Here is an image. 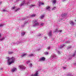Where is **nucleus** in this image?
I'll return each instance as SVG.
<instances>
[{
  "instance_id": "f257e3e1",
  "label": "nucleus",
  "mask_w": 76,
  "mask_h": 76,
  "mask_svg": "<svg viewBox=\"0 0 76 76\" xmlns=\"http://www.w3.org/2000/svg\"><path fill=\"white\" fill-rule=\"evenodd\" d=\"M7 64L9 65H10L12 63H14L15 61V58L14 57H12L11 58H10L9 57L7 58Z\"/></svg>"
},
{
  "instance_id": "f03ea898",
  "label": "nucleus",
  "mask_w": 76,
  "mask_h": 76,
  "mask_svg": "<svg viewBox=\"0 0 76 76\" xmlns=\"http://www.w3.org/2000/svg\"><path fill=\"white\" fill-rule=\"evenodd\" d=\"M38 20L37 19H34L33 21V27H35L37 26H39V23L38 22H37Z\"/></svg>"
},
{
  "instance_id": "7ed1b4c3",
  "label": "nucleus",
  "mask_w": 76,
  "mask_h": 76,
  "mask_svg": "<svg viewBox=\"0 0 76 76\" xmlns=\"http://www.w3.org/2000/svg\"><path fill=\"white\" fill-rule=\"evenodd\" d=\"M26 1H25L24 0L21 3V4H20V6H23L24 4H27V5H28V4L29 3V2H27V3H25Z\"/></svg>"
},
{
  "instance_id": "20e7f679",
  "label": "nucleus",
  "mask_w": 76,
  "mask_h": 76,
  "mask_svg": "<svg viewBox=\"0 0 76 76\" xmlns=\"http://www.w3.org/2000/svg\"><path fill=\"white\" fill-rule=\"evenodd\" d=\"M19 68H20V69L21 70H24L25 69V66L23 65H20L19 66Z\"/></svg>"
},
{
  "instance_id": "39448f33",
  "label": "nucleus",
  "mask_w": 76,
  "mask_h": 76,
  "mask_svg": "<svg viewBox=\"0 0 76 76\" xmlns=\"http://www.w3.org/2000/svg\"><path fill=\"white\" fill-rule=\"evenodd\" d=\"M48 35L50 37H51L52 36V31L50 30L49 32L48 33Z\"/></svg>"
},
{
  "instance_id": "423d86ee",
  "label": "nucleus",
  "mask_w": 76,
  "mask_h": 76,
  "mask_svg": "<svg viewBox=\"0 0 76 76\" xmlns=\"http://www.w3.org/2000/svg\"><path fill=\"white\" fill-rule=\"evenodd\" d=\"M45 58L44 57H42L39 59L40 61H45Z\"/></svg>"
},
{
  "instance_id": "0eeeda50",
  "label": "nucleus",
  "mask_w": 76,
  "mask_h": 76,
  "mask_svg": "<svg viewBox=\"0 0 76 76\" xmlns=\"http://www.w3.org/2000/svg\"><path fill=\"white\" fill-rule=\"evenodd\" d=\"M51 57L52 58H54L55 59L56 58H57V57L56 56V55L55 54H54L53 55L51 56Z\"/></svg>"
},
{
  "instance_id": "6e6552de",
  "label": "nucleus",
  "mask_w": 76,
  "mask_h": 76,
  "mask_svg": "<svg viewBox=\"0 0 76 76\" xmlns=\"http://www.w3.org/2000/svg\"><path fill=\"white\" fill-rule=\"evenodd\" d=\"M46 10L48 11H50V7L48 6H47L46 7Z\"/></svg>"
},
{
  "instance_id": "1a4fd4ad",
  "label": "nucleus",
  "mask_w": 76,
  "mask_h": 76,
  "mask_svg": "<svg viewBox=\"0 0 76 76\" xmlns=\"http://www.w3.org/2000/svg\"><path fill=\"white\" fill-rule=\"evenodd\" d=\"M36 16V14H34L31 15H30L29 18H34V17H35Z\"/></svg>"
},
{
  "instance_id": "9d476101",
  "label": "nucleus",
  "mask_w": 76,
  "mask_h": 76,
  "mask_svg": "<svg viewBox=\"0 0 76 76\" xmlns=\"http://www.w3.org/2000/svg\"><path fill=\"white\" fill-rule=\"evenodd\" d=\"M16 70H17V69L16 68H14L12 69L11 71L12 72H14L16 71Z\"/></svg>"
},
{
  "instance_id": "9b49d317",
  "label": "nucleus",
  "mask_w": 76,
  "mask_h": 76,
  "mask_svg": "<svg viewBox=\"0 0 76 76\" xmlns=\"http://www.w3.org/2000/svg\"><path fill=\"white\" fill-rule=\"evenodd\" d=\"M44 16H45V15H42L40 16L39 18L41 19H44Z\"/></svg>"
},
{
  "instance_id": "f8f14e48",
  "label": "nucleus",
  "mask_w": 76,
  "mask_h": 76,
  "mask_svg": "<svg viewBox=\"0 0 76 76\" xmlns=\"http://www.w3.org/2000/svg\"><path fill=\"white\" fill-rule=\"evenodd\" d=\"M67 15V14H62L61 15V17L62 18H64Z\"/></svg>"
},
{
  "instance_id": "ddd939ff",
  "label": "nucleus",
  "mask_w": 76,
  "mask_h": 76,
  "mask_svg": "<svg viewBox=\"0 0 76 76\" xmlns=\"http://www.w3.org/2000/svg\"><path fill=\"white\" fill-rule=\"evenodd\" d=\"M34 56V55L32 53H31L30 54H29L28 55V56L30 57H33Z\"/></svg>"
},
{
  "instance_id": "4468645a",
  "label": "nucleus",
  "mask_w": 76,
  "mask_h": 76,
  "mask_svg": "<svg viewBox=\"0 0 76 76\" xmlns=\"http://www.w3.org/2000/svg\"><path fill=\"white\" fill-rule=\"evenodd\" d=\"M39 6H41V5H43L44 4V3H42L41 2H39Z\"/></svg>"
},
{
  "instance_id": "2eb2a0df",
  "label": "nucleus",
  "mask_w": 76,
  "mask_h": 76,
  "mask_svg": "<svg viewBox=\"0 0 76 76\" xmlns=\"http://www.w3.org/2000/svg\"><path fill=\"white\" fill-rule=\"evenodd\" d=\"M70 24L72 25H74V23L72 21H71L70 22Z\"/></svg>"
},
{
  "instance_id": "dca6fc26",
  "label": "nucleus",
  "mask_w": 76,
  "mask_h": 76,
  "mask_svg": "<svg viewBox=\"0 0 76 76\" xmlns=\"http://www.w3.org/2000/svg\"><path fill=\"white\" fill-rule=\"evenodd\" d=\"M5 39V37H2L1 39H0V41H4V40Z\"/></svg>"
},
{
  "instance_id": "f3484780",
  "label": "nucleus",
  "mask_w": 76,
  "mask_h": 76,
  "mask_svg": "<svg viewBox=\"0 0 76 76\" xmlns=\"http://www.w3.org/2000/svg\"><path fill=\"white\" fill-rule=\"evenodd\" d=\"M56 0H54L53 1L52 3H53V4H55L56 3Z\"/></svg>"
},
{
  "instance_id": "a211bd4d",
  "label": "nucleus",
  "mask_w": 76,
  "mask_h": 76,
  "mask_svg": "<svg viewBox=\"0 0 76 76\" xmlns=\"http://www.w3.org/2000/svg\"><path fill=\"white\" fill-rule=\"evenodd\" d=\"M8 53L9 54H12L13 53V52L9 51L8 52Z\"/></svg>"
},
{
  "instance_id": "6ab92c4d",
  "label": "nucleus",
  "mask_w": 76,
  "mask_h": 76,
  "mask_svg": "<svg viewBox=\"0 0 76 76\" xmlns=\"http://www.w3.org/2000/svg\"><path fill=\"white\" fill-rule=\"evenodd\" d=\"M26 54H23L22 55H21V57H24V56H26Z\"/></svg>"
},
{
  "instance_id": "aec40b11",
  "label": "nucleus",
  "mask_w": 76,
  "mask_h": 76,
  "mask_svg": "<svg viewBox=\"0 0 76 76\" xmlns=\"http://www.w3.org/2000/svg\"><path fill=\"white\" fill-rule=\"evenodd\" d=\"M25 33L24 32H23L21 33V36H23V35H25Z\"/></svg>"
},
{
  "instance_id": "412c9836",
  "label": "nucleus",
  "mask_w": 76,
  "mask_h": 76,
  "mask_svg": "<svg viewBox=\"0 0 76 76\" xmlns=\"http://www.w3.org/2000/svg\"><path fill=\"white\" fill-rule=\"evenodd\" d=\"M58 32V29H56L55 30V31L54 32Z\"/></svg>"
},
{
  "instance_id": "4be33fe9",
  "label": "nucleus",
  "mask_w": 76,
  "mask_h": 76,
  "mask_svg": "<svg viewBox=\"0 0 76 76\" xmlns=\"http://www.w3.org/2000/svg\"><path fill=\"white\" fill-rule=\"evenodd\" d=\"M30 7H33L34 6H35V5H30Z\"/></svg>"
},
{
  "instance_id": "5701e85b",
  "label": "nucleus",
  "mask_w": 76,
  "mask_h": 76,
  "mask_svg": "<svg viewBox=\"0 0 76 76\" xmlns=\"http://www.w3.org/2000/svg\"><path fill=\"white\" fill-rule=\"evenodd\" d=\"M45 55H48V52H46L44 53Z\"/></svg>"
},
{
  "instance_id": "b1692460",
  "label": "nucleus",
  "mask_w": 76,
  "mask_h": 76,
  "mask_svg": "<svg viewBox=\"0 0 76 76\" xmlns=\"http://www.w3.org/2000/svg\"><path fill=\"white\" fill-rule=\"evenodd\" d=\"M40 25L41 26H43L44 25V23H40Z\"/></svg>"
},
{
  "instance_id": "393cba45",
  "label": "nucleus",
  "mask_w": 76,
  "mask_h": 76,
  "mask_svg": "<svg viewBox=\"0 0 76 76\" xmlns=\"http://www.w3.org/2000/svg\"><path fill=\"white\" fill-rule=\"evenodd\" d=\"M65 45H63V46H60V48H63V46H64Z\"/></svg>"
},
{
  "instance_id": "a878e982",
  "label": "nucleus",
  "mask_w": 76,
  "mask_h": 76,
  "mask_svg": "<svg viewBox=\"0 0 76 76\" xmlns=\"http://www.w3.org/2000/svg\"><path fill=\"white\" fill-rule=\"evenodd\" d=\"M28 23V21H26L24 22V25H25L26 24V23Z\"/></svg>"
},
{
  "instance_id": "bb28decb",
  "label": "nucleus",
  "mask_w": 76,
  "mask_h": 76,
  "mask_svg": "<svg viewBox=\"0 0 76 76\" xmlns=\"http://www.w3.org/2000/svg\"><path fill=\"white\" fill-rule=\"evenodd\" d=\"M70 41H67L66 42V44H69V43H70Z\"/></svg>"
},
{
  "instance_id": "cd10ccee",
  "label": "nucleus",
  "mask_w": 76,
  "mask_h": 76,
  "mask_svg": "<svg viewBox=\"0 0 76 76\" xmlns=\"http://www.w3.org/2000/svg\"><path fill=\"white\" fill-rule=\"evenodd\" d=\"M57 53L58 54H61L60 52H59V51H58L57 52Z\"/></svg>"
},
{
  "instance_id": "c85d7f7f",
  "label": "nucleus",
  "mask_w": 76,
  "mask_h": 76,
  "mask_svg": "<svg viewBox=\"0 0 76 76\" xmlns=\"http://www.w3.org/2000/svg\"><path fill=\"white\" fill-rule=\"evenodd\" d=\"M56 9V7H54L53 8H52L53 10H54Z\"/></svg>"
},
{
  "instance_id": "c756f323",
  "label": "nucleus",
  "mask_w": 76,
  "mask_h": 76,
  "mask_svg": "<svg viewBox=\"0 0 76 76\" xmlns=\"http://www.w3.org/2000/svg\"><path fill=\"white\" fill-rule=\"evenodd\" d=\"M22 42V41L18 42L17 43H18V44H20V43H21V42Z\"/></svg>"
},
{
  "instance_id": "7c9ffc66",
  "label": "nucleus",
  "mask_w": 76,
  "mask_h": 76,
  "mask_svg": "<svg viewBox=\"0 0 76 76\" xmlns=\"http://www.w3.org/2000/svg\"><path fill=\"white\" fill-rule=\"evenodd\" d=\"M20 9V8H18L15 11V12H17V11H18V10H19Z\"/></svg>"
},
{
  "instance_id": "2f4dec72",
  "label": "nucleus",
  "mask_w": 76,
  "mask_h": 76,
  "mask_svg": "<svg viewBox=\"0 0 76 76\" xmlns=\"http://www.w3.org/2000/svg\"><path fill=\"white\" fill-rule=\"evenodd\" d=\"M3 11L4 12H7V10H3Z\"/></svg>"
},
{
  "instance_id": "473e14b6",
  "label": "nucleus",
  "mask_w": 76,
  "mask_h": 76,
  "mask_svg": "<svg viewBox=\"0 0 76 76\" xmlns=\"http://www.w3.org/2000/svg\"><path fill=\"white\" fill-rule=\"evenodd\" d=\"M29 63H30V61H27L26 62L27 64H28Z\"/></svg>"
},
{
  "instance_id": "72a5a7b5",
  "label": "nucleus",
  "mask_w": 76,
  "mask_h": 76,
  "mask_svg": "<svg viewBox=\"0 0 76 76\" xmlns=\"http://www.w3.org/2000/svg\"><path fill=\"white\" fill-rule=\"evenodd\" d=\"M3 26V25L2 24H0V27H2V26Z\"/></svg>"
},
{
  "instance_id": "f704fd0d",
  "label": "nucleus",
  "mask_w": 76,
  "mask_h": 76,
  "mask_svg": "<svg viewBox=\"0 0 76 76\" xmlns=\"http://www.w3.org/2000/svg\"><path fill=\"white\" fill-rule=\"evenodd\" d=\"M29 66H30V67H32V64H29Z\"/></svg>"
},
{
  "instance_id": "c9c22d12",
  "label": "nucleus",
  "mask_w": 76,
  "mask_h": 76,
  "mask_svg": "<svg viewBox=\"0 0 76 76\" xmlns=\"http://www.w3.org/2000/svg\"><path fill=\"white\" fill-rule=\"evenodd\" d=\"M63 69H66V67H63Z\"/></svg>"
},
{
  "instance_id": "e433bc0d",
  "label": "nucleus",
  "mask_w": 76,
  "mask_h": 76,
  "mask_svg": "<svg viewBox=\"0 0 76 76\" xmlns=\"http://www.w3.org/2000/svg\"><path fill=\"white\" fill-rule=\"evenodd\" d=\"M15 9V7H12V9H13V10Z\"/></svg>"
},
{
  "instance_id": "4c0bfd02",
  "label": "nucleus",
  "mask_w": 76,
  "mask_h": 76,
  "mask_svg": "<svg viewBox=\"0 0 76 76\" xmlns=\"http://www.w3.org/2000/svg\"><path fill=\"white\" fill-rule=\"evenodd\" d=\"M47 49H48V50H50V47L47 48Z\"/></svg>"
},
{
  "instance_id": "58836bf2",
  "label": "nucleus",
  "mask_w": 76,
  "mask_h": 76,
  "mask_svg": "<svg viewBox=\"0 0 76 76\" xmlns=\"http://www.w3.org/2000/svg\"><path fill=\"white\" fill-rule=\"evenodd\" d=\"M62 31V30H61L58 31V32H61Z\"/></svg>"
},
{
  "instance_id": "ea45409f",
  "label": "nucleus",
  "mask_w": 76,
  "mask_h": 76,
  "mask_svg": "<svg viewBox=\"0 0 76 76\" xmlns=\"http://www.w3.org/2000/svg\"><path fill=\"white\" fill-rule=\"evenodd\" d=\"M44 38L45 39H47V37H45Z\"/></svg>"
},
{
  "instance_id": "a19ab883",
  "label": "nucleus",
  "mask_w": 76,
  "mask_h": 76,
  "mask_svg": "<svg viewBox=\"0 0 76 76\" xmlns=\"http://www.w3.org/2000/svg\"><path fill=\"white\" fill-rule=\"evenodd\" d=\"M25 18H23L22 19V20H25Z\"/></svg>"
},
{
  "instance_id": "79ce46f5",
  "label": "nucleus",
  "mask_w": 76,
  "mask_h": 76,
  "mask_svg": "<svg viewBox=\"0 0 76 76\" xmlns=\"http://www.w3.org/2000/svg\"><path fill=\"white\" fill-rule=\"evenodd\" d=\"M41 34H39V35H38V36H41Z\"/></svg>"
},
{
  "instance_id": "37998d69",
  "label": "nucleus",
  "mask_w": 76,
  "mask_h": 76,
  "mask_svg": "<svg viewBox=\"0 0 76 76\" xmlns=\"http://www.w3.org/2000/svg\"><path fill=\"white\" fill-rule=\"evenodd\" d=\"M1 34H0V38H1Z\"/></svg>"
},
{
  "instance_id": "c03bdc74",
  "label": "nucleus",
  "mask_w": 76,
  "mask_h": 76,
  "mask_svg": "<svg viewBox=\"0 0 76 76\" xmlns=\"http://www.w3.org/2000/svg\"><path fill=\"white\" fill-rule=\"evenodd\" d=\"M40 50V48H39V49H37V50H38V51H39V50Z\"/></svg>"
},
{
  "instance_id": "a18cd8bd",
  "label": "nucleus",
  "mask_w": 76,
  "mask_h": 76,
  "mask_svg": "<svg viewBox=\"0 0 76 76\" xmlns=\"http://www.w3.org/2000/svg\"><path fill=\"white\" fill-rule=\"evenodd\" d=\"M62 1H66V0H62Z\"/></svg>"
},
{
  "instance_id": "49530a36",
  "label": "nucleus",
  "mask_w": 76,
  "mask_h": 76,
  "mask_svg": "<svg viewBox=\"0 0 76 76\" xmlns=\"http://www.w3.org/2000/svg\"><path fill=\"white\" fill-rule=\"evenodd\" d=\"M30 76H34V75L32 74Z\"/></svg>"
},
{
  "instance_id": "de8ad7c7",
  "label": "nucleus",
  "mask_w": 76,
  "mask_h": 76,
  "mask_svg": "<svg viewBox=\"0 0 76 76\" xmlns=\"http://www.w3.org/2000/svg\"><path fill=\"white\" fill-rule=\"evenodd\" d=\"M3 68H0V70H3Z\"/></svg>"
},
{
  "instance_id": "09e8293b",
  "label": "nucleus",
  "mask_w": 76,
  "mask_h": 76,
  "mask_svg": "<svg viewBox=\"0 0 76 76\" xmlns=\"http://www.w3.org/2000/svg\"><path fill=\"white\" fill-rule=\"evenodd\" d=\"M20 0H16V2H18V1H19Z\"/></svg>"
},
{
  "instance_id": "8fccbe9b",
  "label": "nucleus",
  "mask_w": 76,
  "mask_h": 76,
  "mask_svg": "<svg viewBox=\"0 0 76 76\" xmlns=\"http://www.w3.org/2000/svg\"><path fill=\"white\" fill-rule=\"evenodd\" d=\"M1 3H2L1 2H0V4H1Z\"/></svg>"
},
{
  "instance_id": "3c124183",
  "label": "nucleus",
  "mask_w": 76,
  "mask_h": 76,
  "mask_svg": "<svg viewBox=\"0 0 76 76\" xmlns=\"http://www.w3.org/2000/svg\"><path fill=\"white\" fill-rule=\"evenodd\" d=\"M58 21H59V22H60V20H58Z\"/></svg>"
},
{
  "instance_id": "603ef678",
  "label": "nucleus",
  "mask_w": 76,
  "mask_h": 76,
  "mask_svg": "<svg viewBox=\"0 0 76 76\" xmlns=\"http://www.w3.org/2000/svg\"><path fill=\"white\" fill-rule=\"evenodd\" d=\"M62 20V19H60V20Z\"/></svg>"
},
{
  "instance_id": "864d4df0",
  "label": "nucleus",
  "mask_w": 76,
  "mask_h": 76,
  "mask_svg": "<svg viewBox=\"0 0 76 76\" xmlns=\"http://www.w3.org/2000/svg\"><path fill=\"white\" fill-rule=\"evenodd\" d=\"M60 19H61V17H60Z\"/></svg>"
},
{
  "instance_id": "5fc2aeb1",
  "label": "nucleus",
  "mask_w": 76,
  "mask_h": 76,
  "mask_svg": "<svg viewBox=\"0 0 76 76\" xmlns=\"http://www.w3.org/2000/svg\"><path fill=\"white\" fill-rule=\"evenodd\" d=\"M75 21H76V20H75Z\"/></svg>"
}]
</instances>
